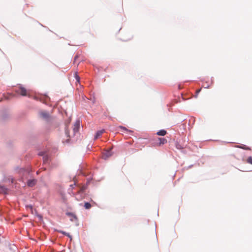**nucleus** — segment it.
Returning a JSON list of instances; mask_svg holds the SVG:
<instances>
[{
  "instance_id": "obj_1",
  "label": "nucleus",
  "mask_w": 252,
  "mask_h": 252,
  "mask_svg": "<svg viewBox=\"0 0 252 252\" xmlns=\"http://www.w3.org/2000/svg\"><path fill=\"white\" fill-rule=\"evenodd\" d=\"M15 91L17 94H20L21 95L23 96H27L28 95L27 90L21 84L19 85L18 89H16Z\"/></svg>"
},
{
  "instance_id": "obj_2",
  "label": "nucleus",
  "mask_w": 252,
  "mask_h": 252,
  "mask_svg": "<svg viewBox=\"0 0 252 252\" xmlns=\"http://www.w3.org/2000/svg\"><path fill=\"white\" fill-rule=\"evenodd\" d=\"M79 128H80V121H77L75 122V123L74 124V126H73V132H74V134H75L76 133L78 132Z\"/></svg>"
},
{
  "instance_id": "obj_3",
  "label": "nucleus",
  "mask_w": 252,
  "mask_h": 252,
  "mask_svg": "<svg viewBox=\"0 0 252 252\" xmlns=\"http://www.w3.org/2000/svg\"><path fill=\"white\" fill-rule=\"evenodd\" d=\"M112 154L113 153L111 151V150H107L103 153V158L106 160L110 157Z\"/></svg>"
},
{
  "instance_id": "obj_4",
  "label": "nucleus",
  "mask_w": 252,
  "mask_h": 252,
  "mask_svg": "<svg viewBox=\"0 0 252 252\" xmlns=\"http://www.w3.org/2000/svg\"><path fill=\"white\" fill-rule=\"evenodd\" d=\"M36 182V180L34 179L29 180L27 181V185L30 187H32L35 185Z\"/></svg>"
},
{
  "instance_id": "obj_5",
  "label": "nucleus",
  "mask_w": 252,
  "mask_h": 252,
  "mask_svg": "<svg viewBox=\"0 0 252 252\" xmlns=\"http://www.w3.org/2000/svg\"><path fill=\"white\" fill-rule=\"evenodd\" d=\"M105 132V130L104 129H101L100 130H98L96 131V132L95 134V135L94 136V139H97L98 138H99L101 135Z\"/></svg>"
},
{
  "instance_id": "obj_6",
  "label": "nucleus",
  "mask_w": 252,
  "mask_h": 252,
  "mask_svg": "<svg viewBox=\"0 0 252 252\" xmlns=\"http://www.w3.org/2000/svg\"><path fill=\"white\" fill-rule=\"evenodd\" d=\"M40 116L42 119L46 120L49 118V114L47 112H41L40 113Z\"/></svg>"
},
{
  "instance_id": "obj_7",
  "label": "nucleus",
  "mask_w": 252,
  "mask_h": 252,
  "mask_svg": "<svg viewBox=\"0 0 252 252\" xmlns=\"http://www.w3.org/2000/svg\"><path fill=\"white\" fill-rule=\"evenodd\" d=\"M159 140V145H163L167 142V140L164 138H158Z\"/></svg>"
},
{
  "instance_id": "obj_8",
  "label": "nucleus",
  "mask_w": 252,
  "mask_h": 252,
  "mask_svg": "<svg viewBox=\"0 0 252 252\" xmlns=\"http://www.w3.org/2000/svg\"><path fill=\"white\" fill-rule=\"evenodd\" d=\"M166 131L161 129L157 132V134L160 136H164L166 134Z\"/></svg>"
},
{
  "instance_id": "obj_9",
  "label": "nucleus",
  "mask_w": 252,
  "mask_h": 252,
  "mask_svg": "<svg viewBox=\"0 0 252 252\" xmlns=\"http://www.w3.org/2000/svg\"><path fill=\"white\" fill-rule=\"evenodd\" d=\"M60 233H62V234L64 235H65L66 236H67L68 237H69L70 239V240H72V237L70 235L69 233H67V232H66L64 231H63V230H59L58 231Z\"/></svg>"
},
{
  "instance_id": "obj_10",
  "label": "nucleus",
  "mask_w": 252,
  "mask_h": 252,
  "mask_svg": "<svg viewBox=\"0 0 252 252\" xmlns=\"http://www.w3.org/2000/svg\"><path fill=\"white\" fill-rule=\"evenodd\" d=\"M49 159V157L48 155H45L43 157V163H46L48 162V160Z\"/></svg>"
},
{
  "instance_id": "obj_11",
  "label": "nucleus",
  "mask_w": 252,
  "mask_h": 252,
  "mask_svg": "<svg viewBox=\"0 0 252 252\" xmlns=\"http://www.w3.org/2000/svg\"><path fill=\"white\" fill-rule=\"evenodd\" d=\"M66 215L68 216H70V217H73V219L75 220H77V217L74 214H73L72 213H71V212H67L66 213Z\"/></svg>"
},
{
  "instance_id": "obj_12",
  "label": "nucleus",
  "mask_w": 252,
  "mask_h": 252,
  "mask_svg": "<svg viewBox=\"0 0 252 252\" xmlns=\"http://www.w3.org/2000/svg\"><path fill=\"white\" fill-rule=\"evenodd\" d=\"M84 207L86 209H89L91 207V205L89 202H86Z\"/></svg>"
},
{
  "instance_id": "obj_13",
  "label": "nucleus",
  "mask_w": 252,
  "mask_h": 252,
  "mask_svg": "<svg viewBox=\"0 0 252 252\" xmlns=\"http://www.w3.org/2000/svg\"><path fill=\"white\" fill-rule=\"evenodd\" d=\"M74 77H75L76 80L79 82V80H80V77L76 72L75 73V74H74Z\"/></svg>"
},
{
  "instance_id": "obj_14",
  "label": "nucleus",
  "mask_w": 252,
  "mask_h": 252,
  "mask_svg": "<svg viewBox=\"0 0 252 252\" xmlns=\"http://www.w3.org/2000/svg\"><path fill=\"white\" fill-rule=\"evenodd\" d=\"M247 162L252 165V157H249L247 159Z\"/></svg>"
},
{
  "instance_id": "obj_15",
  "label": "nucleus",
  "mask_w": 252,
  "mask_h": 252,
  "mask_svg": "<svg viewBox=\"0 0 252 252\" xmlns=\"http://www.w3.org/2000/svg\"><path fill=\"white\" fill-rule=\"evenodd\" d=\"M38 155L40 156H44L45 155V153L44 152H39Z\"/></svg>"
},
{
  "instance_id": "obj_16",
  "label": "nucleus",
  "mask_w": 252,
  "mask_h": 252,
  "mask_svg": "<svg viewBox=\"0 0 252 252\" xmlns=\"http://www.w3.org/2000/svg\"><path fill=\"white\" fill-rule=\"evenodd\" d=\"M0 189L2 191H3L5 193H6V191L7 190V189L4 187L3 186L0 187Z\"/></svg>"
},
{
  "instance_id": "obj_17",
  "label": "nucleus",
  "mask_w": 252,
  "mask_h": 252,
  "mask_svg": "<svg viewBox=\"0 0 252 252\" xmlns=\"http://www.w3.org/2000/svg\"><path fill=\"white\" fill-rule=\"evenodd\" d=\"M76 186V183H74L73 184H71L70 185V188L71 189H72L74 187Z\"/></svg>"
},
{
  "instance_id": "obj_18",
  "label": "nucleus",
  "mask_w": 252,
  "mask_h": 252,
  "mask_svg": "<svg viewBox=\"0 0 252 252\" xmlns=\"http://www.w3.org/2000/svg\"><path fill=\"white\" fill-rule=\"evenodd\" d=\"M176 148L177 149H181L182 148L180 144H178L176 145Z\"/></svg>"
},
{
  "instance_id": "obj_19",
  "label": "nucleus",
  "mask_w": 252,
  "mask_h": 252,
  "mask_svg": "<svg viewBox=\"0 0 252 252\" xmlns=\"http://www.w3.org/2000/svg\"><path fill=\"white\" fill-rule=\"evenodd\" d=\"M65 134L66 135V136L67 137H69V133H68V130L67 129H65Z\"/></svg>"
},
{
  "instance_id": "obj_20",
  "label": "nucleus",
  "mask_w": 252,
  "mask_h": 252,
  "mask_svg": "<svg viewBox=\"0 0 252 252\" xmlns=\"http://www.w3.org/2000/svg\"><path fill=\"white\" fill-rule=\"evenodd\" d=\"M200 90H201V89H199V90H198L196 91L197 94L199 93V92H200Z\"/></svg>"
},
{
  "instance_id": "obj_21",
  "label": "nucleus",
  "mask_w": 252,
  "mask_h": 252,
  "mask_svg": "<svg viewBox=\"0 0 252 252\" xmlns=\"http://www.w3.org/2000/svg\"><path fill=\"white\" fill-rule=\"evenodd\" d=\"M27 207H29L31 209H32V205H28L27 206Z\"/></svg>"
},
{
  "instance_id": "obj_22",
  "label": "nucleus",
  "mask_w": 252,
  "mask_h": 252,
  "mask_svg": "<svg viewBox=\"0 0 252 252\" xmlns=\"http://www.w3.org/2000/svg\"><path fill=\"white\" fill-rule=\"evenodd\" d=\"M71 217V218L70 219V220L71 221H74V220H75L73 219V217Z\"/></svg>"
},
{
  "instance_id": "obj_23",
  "label": "nucleus",
  "mask_w": 252,
  "mask_h": 252,
  "mask_svg": "<svg viewBox=\"0 0 252 252\" xmlns=\"http://www.w3.org/2000/svg\"><path fill=\"white\" fill-rule=\"evenodd\" d=\"M204 87L205 88H209V86H208V85H207V86H204Z\"/></svg>"
},
{
  "instance_id": "obj_24",
  "label": "nucleus",
  "mask_w": 252,
  "mask_h": 252,
  "mask_svg": "<svg viewBox=\"0 0 252 252\" xmlns=\"http://www.w3.org/2000/svg\"><path fill=\"white\" fill-rule=\"evenodd\" d=\"M121 128H123L124 129H125V130L126 129L125 127H123V126H121Z\"/></svg>"
}]
</instances>
